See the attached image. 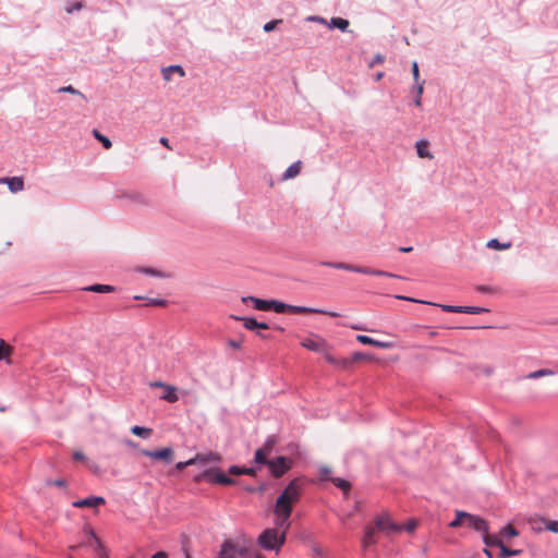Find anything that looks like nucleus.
Instances as JSON below:
<instances>
[{
	"label": "nucleus",
	"instance_id": "4d7b16f0",
	"mask_svg": "<svg viewBox=\"0 0 558 558\" xmlns=\"http://www.w3.org/2000/svg\"><path fill=\"white\" fill-rule=\"evenodd\" d=\"M83 8L82 2H74L65 8V12L72 14L75 11H80Z\"/></svg>",
	"mask_w": 558,
	"mask_h": 558
},
{
	"label": "nucleus",
	"instance_id": "f8f14e48",
	"mask_svg": "<svg viewBox=\"0 0 558 558\" xmlns=\"http://www.w3.org/2000/svg\"><path fill=\"white\" fill-rule=\"evenodd\" d=\"M218 558H238L236 544L227 539L221 544Z\"/></svg>",
	"mask_w": 558,
	"mask_h": 558
},
{
	"label": "nucleus",
	"instance_id": "bf43d9fd",
	"mask_svg": "<svg viewBox=\"0 0 558 558\" xmlns=\"http://www.w3.org/2000/svg\"><path fill=\"white\" fill-rule=\"evenodd\" d=\"M366 359H369V355H367L363 352H354L352 354V362H357V361H362V360H366Z\"/></svg>",
	"mask_w": 558,
	"mask_h": 558
},
{
	"label": "nucleus",
	"instance_id": "5fc2aeb1",
	"mask_svg": "<svg viewBox=\"0 0 558 558\" xmlns=\"http://www.w3.org/2000/svg\"><path fill=\"white\" fill-rule=\"evenodd\" d=\"M195 464V460L194 458L187 460V461H181V462H178L175 464V469L178 471H183L185 468L190 466V465H194Z\"/></svg>",
	"mask_w": 558,
	"mask_h": 558
},
{
	"label": "nucleus",
	"instance_id": "8fccbe9b",
	"mask_svg": "<svg viewBox=\"0 0 558 558\" xmlns=\"http://www.w3.org/2000/svg\"><path fill=\"white\" fill-rule=\"evenodd\" d=\"M546 531L558 533V521L556 520H546V525H544Z\"/></svg>",
	"mask_w": 558,
	"mask_h": 558
},
{
	"label": "nucleus",
	"instance_id": "aec40b11",
	"mask_svg": "<svg viewBox=\"0 0 558 558\" xmlns=\"http://www.w3.org/2000/svg\"><path fill=\"white\" fill-rule=\"evenodd\" d=\"M375 531H376L375 526H366L365 527L364 536L362 538V545L364 548H367V547L376 544Z\"/></svg>",
	"mask_w": 558,
	"mask_h": 558
},
{
	"label": "nucleus",
	"instance_id": "1a4fd4ad",
	"mask_svg": "<svg viewBox=\"0 0 558 558\" xmlns=\"http://www.w3.org/2000/svg\"><path fill=\"white\" fill-rule=\"evenodd\" d=\"M288 313L292 314H324L330 317H339L340 314L337 312L326 311L323 308L307 307V306H299V305H290L288 308Z\"/></svg>",
	"mask_w": 558,
	"mask_h": 558
},
{
	"label": "nucleus",
	"instance_id": "b1692460",
	"mask_svg": "<svg viewBox=\"0 0 558 558\" xmlns=\"http://www.w3.org/2000/svg\"><path fill=\"white\" fill-rule=\"evenodd\" d=\"M302 162L300 160L293 162L282 174V180L293 179L299 175Z\"/></svg>",
	"mask_w": 558,
	"mask_h": 558
},
{
	"label": "nucleus",
	"instance_id": "bb28decb",
	"mask_svg": "<svg viewBox=\"0 0 558 558\" xmlns=\"http://www.w3.org/2000/svg\"><path fill=\"white\" fill-rule=\"evenodd\" d=\"M85 291L96 292V293H110L116 290L113 286L109 284H93L84 288Z\"/></svg>",
	"mask_w": 558,
	"mask_h": 558
},
{
	"label": "nucleus",
	"instance_id": "3c124183",
	"mask_svg": "<svg viewBox=\"0 0 558 558\" xmlns=\"http://www.w3.org/2000/svg\"><path fill=\"white\" fill-rule=\"evenodd\" d=\"M331 473V470L326 466V465H323L319 468V477L322 481H330L331 477H329V474Z\"/></svg>",
	"mask_w": 558,
	"mask_h": 558
},
{
	"label": "nucleus",
	"instance_id": "58836bf2",
	"mask_svg": "<svg viewBox=\"0 0 558 558\" xmlns=\"http://www.w3.org/2000/svg\"><path fill=\"white\" fill-rule=\"evenodd\" d=\"M466 512L465 511H456V519L449 523L450 527H458L465 523Z\"/></svg>",
	"mask_w": 558,
	"mask_h": 558
},
{
	"label": "nucleus",
	"instance_id": "9d476101",
	"mask_svg": "<svg viewBox=\"0 0 558 558\" xmlns=\"http://www.w3.org/2000/svg\"><path fill=\"white\" fill-rule=\"evenodd\" d=\"M465 524L483 534H487V532L489 530L488 523L486 520H484L483 518H481L478 515L471 514L469 512H466Z\"/></svg>",
	"mask_w": 558,
	"mask_h": 558
},
{
	"label": "nucleus",
	"instance_id": "f03ea898",
	"mask_svg": "<svg viewBox=\"0 0 558 558\" xmlns=\"http://www.w3.org/2000/svg\"><path fill=\"white\" fill-rule=\"evenodd\" d=\"M286 543L284 533H279L277 529L264 530L257 538V544L260 548L266 550H280L282 545Z\"/></svg>",
	"mask_w": 558,
	"mask_h": 558
},
{
	"label": "nucleus",
	"instance_id": "ea45409f",
	"mask_svg": "<svg viewBox=\"0 0 558 558\" xmlns=\"http://www.w3.org/2000/svg\"><path fill=\"white\" fill-rule=\"evenodd\" d=\"M137 271H140L142 274H145V275H149V276H154V277H159V278L168 277V275H166L165 272H162L160 270H157L155 268H150V267H141V268L137 269Z\"/></svg>",
	"mask_w": 558,
	"mask_h": 558
},
{
	"label": "nucleus",
	"instance_id": "603ef678",
	"mask_svg": "<svg viewBox=\"0 0 558 558\" xmlns=\"http://www.w3.org/2000/svg\"><path fill=\"white\" fill-rule=\"evenodd\" d=\"M281 22H282L281 20H272V21H270V22H267L266 24H264L263 29H264V32H266V33H270V32H272V31L276 28V26H277L279 23H281Z\"/></svg>",
	"mask_w": 558,
	"mask_h": 558
},
{
	"label": "nucleus",
	"instance_id": "412c9836",
	"mask_svg": "<svg viewBox=\"0 0 558 558\" xmlns=\"http://www.w3.org/2000/svg\"><path fill=\"white\" fill-rule=\"evenodd\" d=\"M7 185L11 193H17L24 190V180L22 177H12L9 178Z\"/></svg>",
	"mask_w": 558,
	"mask_h": 558
},
{
	"label": "nucleus",
	"instance_id": "37998d69",
	"mask_svg": "<svg viewBox=\"0 0 558 558\" xmlns=\"http://www.w3.org/2000/svg\"><path fill=\"white\" fill-rule=\"evenodd\" d=\"M58 93H68L72 95H77L86 100V96L81 93L78 89L74 88L72 85L63 86L58 89Z\"/></svg>",
	"mask_w": 558,
	"mask_h": 558
},
{
	"label": "nucleus",
	"instance_id": "4c0bfd02",
	"mask_svg": "<svg viewBox=\"0 0 558 558\" xmlns=\"http://www.w3.org/2000/svg\"><path fill=\"white\" fill-rule=\"evenodd\" d=\"M521 553H522L521 549H510L505 544H502L501 547H500L499 557L500 558H508V557H512V556H518Z\"/></svg>",
	"mask_w": 558,
	"mask_h": 558
},
{
	"label": "nucleus",
	"instance_id": "f3484780",
	"mask_svg": "<svg viewBox=\"0 0 558 558\" xmlns=\"http://www.w3.org/2000/svg\"><path fill=\"white\" fill-rule=\"evenodd\" d=\"M243 303L252 302L254 308L257 311H269L270 310V300H263L255 296H243Z\"/></svg>",
	"mask_w": 558,
	"mask_h": 558
},
{
	"label": "nucleus",
	"instance_id": "09e8293b",
	"mask_svg": "<svg viewBox=\"0 0 558 558\" xmlns=\"http://www.w3.org/2000/svg\"><path fill=\"white\" fill-rule=\"evenodd\" d=\"M305 21L307 22H313V23H318V24H322V25H328V21L323 17V16H319V15H308Z\"/></svg>",
	"mask_w": 558,
	"mask_h": 558
},
{
	"label": "nucleus",
	"instance_id": "9b49d317",
	"mask_svg": "<svg viewBox=\"0 0 558 558\" xmlns=\"http://www.w3.org/2000/svg\"><path fill=\"white\" fill-rule=\"evenodd\" d=\"M231 318H233L235 320L243 322V326L246 329L252 330V331H256V330H259V329H268L269 328L268 324L259 323L254 317H243V316L232 315Z\"/></svg>",
	"mask_w": 558,
	"mask_h": 558
},
{
	"label": "nucleus",
	"instance_id": "423d86ee",
	"mask_svg": "<svg viewBox=\"0 0 558 558\" xmlns=\"http://www.w3.org/2000/svg\"><path fill=\"white\" fill-rule=\"evenodd\" d=\"M267 466L274 477H281L284 473H287L291 468V460L287 457H277L275 459H270Z\"/></svg>",
	"mask_w": 558,
	"mask_h": 558
},
{
	"label": "nucleus",
	"instance_id": "473e14b6",
	"mask_svg": "<svg viewBox=\"0 0 558 558\" xmlns=\"http://www.w3.org/2000/svg\"><path fill=\"white\" fill-rule=\"evenodd\" d=\"M330 482L337 486L338 488H340L341 490H343L344 493L349 492L350 488H351V484L350 482H348L347 480L344 478H341V477H331L330 478Z\"/></svg>",
	"mask_w": 558,
	"mask_h": 558
},
{
	"label": "nucleus",
	"instance_id": "a211bd4d",
	"mask_svg": "<svg viewBox=\"0 0 558 558\" xmlns=\"http://www.w3.org/2000/svg\"><path fill=\"white\" fill-rule=\"evenodd\" d=\"M429 142L425 138L415 143L416 154L420 158L433 159L434 155L428 150Z\"/></svg>",
	"mask_w": 558,
	"mask_h": 558
},
{
	"label": "nucleus",
	"instance_id": "7c9ffc66",
	"mask_svg": "<svg viewBox=\"0 0 558 558\" xmlns=\"http://www.w3.org/2000/svg\"><path fill=\"white\" fill-rule=\"evenodd\" d=\"M554 374H555V372L551 371V369L542 368V369H537V371L529 373L525 376V378H527V379H537V378H541V377H544V376H551Z\"/></svg>",
	"mask_w": 558,
	"mask_h": 558
},
{
	"label": "nucleus",
	"instance_id": "a19ab883",
	"mask_svg": "<svg viewBox=\"0 0 558 558\" xmlns=\"http://www.w3.org/2000/svg\"><path fill=\"white\" fill-rule=\"evenodd\" d=\"M414 89L416 90V94L413 102L415 106L420 107L422 105V95L424 93V81L415 84Z\"/></svg>",
	"mask_w": 558,
	"mask_h": 558
},
{
	"label": "nucleus",
	"instance_id": "f704fd0d",
	"mask_svg": "<svg viewBox=\"0 0 558 558\" xmlns=\"http://www.w3.org/2000/svg\"><path fill=\"white\" fill-rule=\"evenodd\" d=\"M93 135L96 140H98L102 144V146L106 149H109L112 147V142L110 141V138L105 136L104 134H101L98 130L94 129Z\"/></svg>",
	"mask_w": 558,
	"mask_h": 558
},
{
	"label": "nucleus",
	"instance_id": "2eb2a0df",
	"mask_svg": "<svg viewBox=\"0 0 558 558\" xmlns=\"http://www.w3.org/2000/svg\"><path fill=\"white\" fill-rule=\"evenodd\" d=\"M86 533L89 537V541H88V546L93 547L94 550L98 554V555H102L105 554L106 549L104 547V545L101 544L100 539L97 537L96 533L94 532L93 529L88 527L86 530Z\"/></svg>",
	"mask_w": 558,
	"mask_h": 558
},
{
	"label": "nucleus",
	"instance_id": "c85d7f7f",
	"mask_svg": "<svg viewBox=\"0 0 558 558\" xmlns=\"http://www.w3.org/2000/svg\"><path fill=\"white\" fill-rule=\"evenodd\" d=\"M302 345L311 351L319 352L324 347V342L320 339H305Z\"/></svg>",
	"mask_w": 558,
	"mask_h": 558
},
{
	"label": "nucleus",
	"instance_id": "338daca9",
	"mask_svg": "<svg viewBox=\"0 0 558 558\" xmlns=\"http://www.w3.org/2000/svg\"><path fill=\"white\" fill-rule=\"evenodd\" d=\"M476 290L481 293H489L493 291V288L488 286H478Z\"/></svg>",
	"mask_w": 558,
	"mask_h": 558
},
{
	"label": "nucleus",
	"instance_id": "6e6d98bb",
	"mask_svg": "<svg viewBox=\"0 0 558 558\" xmlns=\"http://www.w3.org/2000/svg\"><path fill=\"white\" fill-rule=\"evenodd\" d=\"M417 526V521L412 519L407 524H402L403 531L412 533Z\"/></svg>",
	"mask_w": 558,
	"mask_h": 558
},
{
	"label": "nucleus",
	"instance_id": "6ab92c4d",
	"mask_svg": "<svg viewBox=\"0 0 558 558\" xmlns=\"http://www.w3.org/2000/svg\"><path fill=\"white\" fill-rule=\"evenodd\" d=\"M349 25H350V22L347 19L336 16V17H331L330 21H328L327 26L329 28H338L342 33H347V32H349Z\"/></svg>",
	"mask_w": 558,
	"mask_h": 558
},
{
	"label": "nucleus",
	"instance_id": "de8ad7c7",
	"mask_svg": "<svg viewBox=\"0 0 558 558\" xmlns=\"http://www.w3.org/2000/svg\"><path fill=\"white\" fill-rule=\"evenodd\" d=\"M488 308L480 307V306H465V314H482L488 312Z\"/></svg>",
	"mask_w": 558,
	"mask_h": 558
},
{
	"label": "nucleus",
	"instance_id": "e2e57ef3",
	"mask_svg": "<svg viewBox=\"0 0 558 558\" xmlns=\"http://www.w3.org/2000/svg\"><path fill=\"white\" fill-rule=\"evenodd\" d=\"M149 386L151 388H163L165 389L168 386V384H166L163 381H150Z\"/></svg>",
	"mask_w": 558,
	"mask_h": 558
},
{
	"label": "nucleus",
	"instance_id": "c03bdc74",
	"mask_svg": "<svg viewBox=\"0 0 558 558\" xmlns=\"http://www.w3.org/2000/svg\"><path fill=\"white\" fill-rule=\"evenodd\" d=\"M275 445H276V438H275V436L271 435V436L267 437L264 446L260 447L259 449H264V452L269 454L271 452L272 448L275 447Z\"/></svg>",
	"mask_w": 558,
	"mask_h": 558
},
{
	"label": "nucleus",
	"instance_id": "2f4dec72",
	"mask_svg": "<svg viewBox=\"0 0 558 558\" xmlns=\"http://www.w3.org/2000/svg\"><path fill=\"white\" fill-rule=\"evenodd\" d=\"M289 304L277 300H270V310L278 314L288 313Z\"/></svg>",
	"mask_w": 558,
	"mask_h": 558
},
{
	"label": "nucleus",
	"instance_id": "0e129e2a",
	"mask_svg": "<svg viewBox=\"0 0 558 558\" xmlns=\"http://www.w3.org/2000/svg\"><path fill=\"white\" fill-rule=\"evenodd\" d=\"M73 459L76 461H84L86 459V457L82 451H75L73 453Z\"/></svg>",
	"mask_w": 558,
	"mask_h": 558
},
{
	"label": "nucleus",
	"instance_id": "cd10ccee",
	"mask_svg": "<svg viewBox=\"0 0 558 558\" xmlns=\"http://www.w3.org/2000/svg\"><path fill=\"white\" fill-rule=\"evenodd\" d=\"M229 473L232 475L245 474V475L253 476V475H255L256 470L254 468H244V466L232 465L229 468Z\"/></svg>",
	"mask_w": 558,
	"mask_h": 558
},
{
	"label": "nucleus",
	"instance_id": "a878e982",
	"mask_svg": "<svg viewBox=\"0 0 558 558\" xmlns=\"http://www.w3.org/2000/svg\"><path fill=\"white\" fill-rule=\"evenodd\" d=\"M165 390V393L160 397L162 400H166L170 403H174L179 400L177 395V387L168 385Z\"/></svg>",
	"mask_w": 558,
	"mask_h": 558
},
{
	"label": "nucleus",
	"instance_id": "39448f33",
	"mask_svg": "<svg viewBox=\"0 0 558 558\" xmlns=\"http://www.w3.org/2000/svg\"><path fill=\"white\" fill-rule=\"evenodd\" d=\"M274 512L276 514L275 525L279 533H284L287 536V531L291 526L290 517L292 513V507H279L275 506Z\"/></svg>",
	"mask_w": 558,
	"mask_h": 558
},
{
	"label": "nucleus",
	"instance_id": "680f3d73",
	"mask_svg": "<svg viewBox=\"0 0 558 558\" xmlns=\"http://www.w3.org/2000/svg\"><path fill=\"white\" fill-rule=\"evenodd\" d=\"M385 60V57L380 53H377L374 59L372 60V62L369 63V68H373L375 64L377 63H383Z\"/></svg>",
	"mask_w": 558,
	"mask_h": 558
},
{
	"label": "nucleus",
	"instance_id": "13d9d810",
	"mask_svg": "<svg viewBox=\"0 0 558 558\" xmlns=\"http://www.w3.org/2000/svg\"><path fill=\"white\" fill-rule=\"evenodd\" d=\"M412 75H413V80L415 82V84L420 83L418 82V78H420V70H418V63L417 61H413L412 62Z\"/></svg>",
	"mask_w": 558,
	"mask_h": 558
},
{
	"label": "nucleus",
	"instance_id": "79ce46f5",
	"mask_svg": "<svg viewBox=\"0 0 558 558\" xmlns=\"http://www.w3.org/2000/svg\"><path fill=\"white\" fill-rule=\"evenodd\" d=\"M270 459H267V453L264 452V449H257L255 451L254 461L258 464L267 465Z\"/></svg>",
	"mask_w": 558,
	"mask_h": 558
},
{
	"label": "nucleus",
	"instance_id": "dca6fc26",
	"mask_svg": "<svg viewBox=\"0 0 558 558\" xmlns=\"http://www.w3.org/2000/svg\"><path fill=\"white\" fill-rule=\"evenodd\" d=\"M356 340L359 342H361L362 344L374 345V347L381 348V349H390L392 347L391 342L375 340L365 335H359L356 337Z\"/></svg>",
	"mask_w": 558,
	"mask_h": 558
},
{
	"label": "nucleus",
	"instance_id": "4468645a",
	"mask_svg": "<svg viewBox=\"0 0 558 558\" xmlns=\"http://www.w3.org/2000/svg\"><path fill=\"white\" fill-rule=\"evenodd\" d=\"M207 475L209 476V480L214 483L221 484V485H233L235 481L232 477H229L221 471H209L207 472Z\"/></svg>",
	"mask_w": 558,
	"mask_h": 558
},
{
	"label": "nucleus",
	"instance_id": "5701e85b",
	"mask_svg": "<svg viewBox=\"0 0 558 558\" xmlns=\"http://www.w3.org/2000/svg\"><path fill=\"white\" fill-rule=\"evenodd\" d=\"M175 71L181 77L185 75L184 69L179 64L169 65L167 68H162L161 73L165 81L169 82L171 80V73Z\"/></svg>",
	"mask_w": 558,
	"mask_h": 558
},
{
	"label": "nucleus",
	"instance_id": "ddd939ff",
	"mask_svg": "<svg viewBox=\"0 0 558 558\" xmlns=\"http://www.w3.org/2000/svg\"><path fill=\"white\" fill-rule=\"evenodd\" d=\"M105 504V498L101 496H89L87 498L77 500L73 502V507L75 508H86V507H97L99 505Z\"/></svg>",
	"mask_w": 558,
	"mask_h": 558
},
{
	"label": "nucleus",
	"instance_id": "20e7f679",
	"mask_svg": "<svg viewBox=\"0 0 558 558\" xmlns=\"http://www.w3.org/2000/svg\"><path fill=\"white\" fill-rule=\"evenodd\" d=\"M375 527L390 536L403 531L402 524L395 522L389 512L385 511L374 520Z\"/></svg>",
	"mask_w": 558,
	"mask_h": 558
},
{
	"label": "nucleus",
	"instance_id": "4be33fe9",
	"mask_svg": "<svg viewBox=\"0 0 558 558\" xmlns=\"http://www.w3.org/2000/svg\"><path fill=\"white\" fill-rule=\"evenodd\" d=\"M529 525L531 530L535 533H541L546 531L544 525H546V519L544 517H533L529 519Z\"/></svg>",
	"mask_w": 558,
	"mask_h": 558
},
{
	"label": "nucleus",
	"instance_id": "864d4df0",
	"mask_svg": "<svg viewBox=\"0 0 558 558\" xmlns=\"http://www.w3.org/2000/svg\"><path fill=\"white\" fill-rule=\"evenodd\" d=\"M146 300L148 301L147 304L153 306H165L167 304V300L165 299L148 298Z\"/></svg>",
	"mask_w": 558,
	"mask_h": 558
},
{
	"label": "nucleus",
	"instance_id": "7ed1b4c3",
	"mask_svg": "<svg viewBox=\"0 0 558 558\" xmlns=\"http://www.w3.org/2000/svg\"><path fill=\"white\" fill-rule=\"evenodd\" d=\"M300 481L299 478L292 480L282 493L278 496L275 506L292 507L300 498Z\"/></svg>",
	"mask_w": 558,
	"mask_h": 558
},
{
	"label": "nucleus",
	"instance_id": "f257e3e1",
	"mask_svg": "<svg viewBox=\"0 0 558 558\" xmlns=\"http://www.w3.org/2000/svg\"><path fill=\"white\" fill-rule=\"evenodd\" d=\"M319 265L325 266V267L335 268V269H340V270H347V271H353V272L363 274V275H369V276L401 278L400 276L389 272V271L373 269V268L363 267V266H355V265H351V264L342 263V262L323 260L319 263Z\"/></svg>",
	"mask_w": 558,
	"mask_h": 558
},
{
	"label": "nucleus",
	"instance_id": "49530a36",
	"mask_svg": "<svg viewBox=\"0 0 558 558\" xmlns=\"http://www.w3.org/2000/svg\"><path fill=\"white\" fill-rule=\"evenodd\" d=\"M11 347L8 345L3 340H0V361L7 359L11 353Z\"/></svg>",
	"mask_w": 558,
	"mask_h": 558
},
{
	"label": "nucleus",
	"instance_id": "0eeeda50",
	"mask_svg": "<svg viewBox=\"0 0 558 558\" xmlns=\"http://www.w3.org/2000/svg\"><path fill=\"white\" fill-rule=\"evenodd\" d=\"M396 299L403 300V301H409V302H414V303H421V304H428V305L439 306L444 312H447V313H464V310H465V306H461V305L436 304V303H433V302L417 300V299L410 298V296H404V295H396Z\"/></svg>",
	"mask_w": 558,
	"mask_h": 558
},
{
	"label": "nucleus",
	"instance_id": "e433bc0d",
	"mask_svg": "<svg viewBox=\"0 0 558 558\" xmlns=\"http://www.w3.org/2000/svg\"><path fill=\"white\" fill-rule=\"evenodd\" d=\"M511 246V243L510 242H505V243H501L499 242L498 239H492L487 242V247L489 248H495V250H499V251H502V250H507Z\"/></svg>",
	"mask_w": 558,
	"mask_h": 558
},
{
	"label": "nucleus",
	"instance_id": "c756f323",
	"mask_svg": "<svg viewBox=\"0 0 558 558\" xmlns=\"http://www.w3.org/2000/svg\"><path fill=\"white\" fill-rule=\"evenodd\" d=\"M483 542L488 547L496 546V547L500 548L501 545L504 544V542L501 541V538L499 536L490 535L488 532H487V534H483Z\"/></svg>",
	"mask_w": 558,
	"mask_h": 558
},
{
	"label": "nucleus",
	"instance_id": "72a5a7b5",
	"mask_svg": "<svg viewBox=\"0 0 558 558\" xmlns=\"http://www.w3.org/2000/svg\"><path fill=\"white\" fill-rule=\"evenodd\" d=\"M500 536L504 537V538H510V537H515L519 535V532L515 527H513L511 524H507L506 526H504L500 532H499Z\"/></svg>",
	"mask_w": 558,
	"mask_h": 558
},
{
	"label": "nucleus",
	"instance_id": "c9c22d12",
	"mask_svg": "<svg viewBox=\"0 0 558 558\" xmlns=\"http://www.w3.org/2000/svg\"><path fill=\"white\" fill-rule=\"evenodd\" d=\"M131 432L132 434L138 436V437H143V438H148L151 434V429L150 428H147V427H144V426H138V425H135L131 428Z\"/></svg>",
	"mask_w": 558,
	"mask_h": 558
},
{
	"label": "nucleus",
	"instance_id": "393cba45",
	"mask_svg": "<svg viewBox=\"0 0 558 558\" xmlns=\"http://www.w3.org/2000/svg\"><path fill=\"white\" fill-rule=\"evenodd\" d=\"M194 460H195V464H196L197 462H201V463H208V462L219 461V460H220V457H219V454H217V453H215V452L197 453V454L194 457Z\"/></svg>",
	"mask_w": 558,
	"mask_h": 558
},
{
	"label": "nucleus",
	"instance_id": "6e6552de",
	"mask_svg": "<svg viewBox=\"0 0 558 558\" xmlns=\"http://www.w3.org/2000/svg\"><path fill=\"white\" fill-rule=\"evenodd\" d=\"M141 453L145 457L156 460H162L167 463H170L173 460V450L171 447H166L157 450L142 449Z\"/></svg>",
	"mask_w": 558,
	"mask_h": 558
},
{
	"label": "nucleus",
	"instance_id": "69168bd1",
	"mask_svg": "<svg viewBox=\"0 0 558 558\" xmlns=\"http://www.w3.org/2000/svg\"><path fill=\"white\" fill-rule=\"evenodd\" d=\"M228 344H229L231 348L240 349V348H241V344H242V341L231 339V340H229Z\"/></svg>",
	"mask_w": 558,
	"mask_h": 558
},
{
	"label": "nucleus",
	"instance_id": "774afa93",
	"mask_svg": "<svg viewBox=\"0 0 558 558\" xmlns=\"http://www.w3.org/2000/svg\"><path fill=\"white\" fill-rule=\"evenodd\" d=\"M151 558H168V554L166 551H157Z\"/></svg>",
	"mask_w": 558,
	"mask_h": 558
},
{
	"label": "nucleus",
	"instance_id": "a18cd8bd",
	"mask_svg": "<svg viewBox=\"0 0 558 558\" xmlns=\"http://www.w3.org/2000/svg\"><path fill=\"white\" fill-rule=\"evenodd\" d=\"M236 555L238 558H251L253 556L248 547L239 545H236Z\"/></svg>",
	"mask_w": 558,
	"mask_h": 558
},
{
	"label": "nucleus",
	"instance_id": "052dcab7",
	"mask_svg": "<svg viewBox=\"0 0 558 558\" xmlns=\"http://www.w3.org/2000/svg\"><path fill=\"white\" fill-rule=\"evenodd\" d=\"M312 553L315 557H323L324 556V550L322 547H319L317 544H313L312 545Z\"/></svg>",
	"mask_w": 558,
	"mask_h": 558
}]
</instances>
